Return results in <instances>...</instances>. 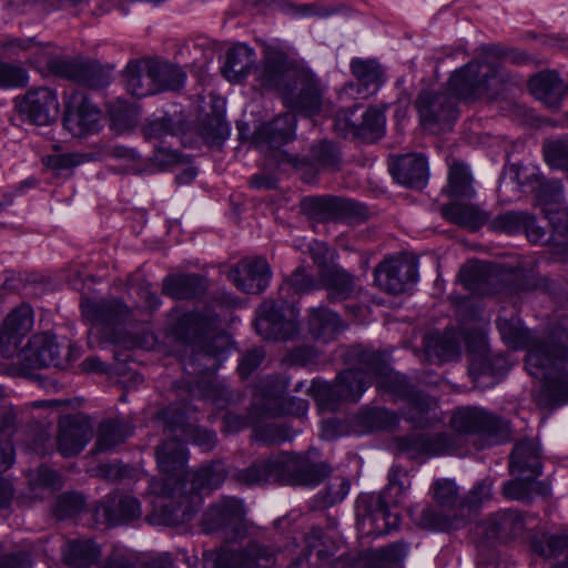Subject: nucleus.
<instances>
[{
  "instance_id": "nucleus-16",
  "label": "nucleus",
  "mask_w": 568,
  "mask_h": 568,
  "mask_svg": "<svg viewBox=\"0 0 568 568\" xmlns=\"http://www.w3.org/2000/svg\"><path fill=\"white\" fill-rule=\"evenodd\" d=\"M296 70L298 67L284 50L275 45H267L263 51L260 64L255 68L254 75L261 89L274 90L282 95Z\"/></svg>"
},
{
  "instance_id": "nucleus-42",
  "label": "nucleus",
  "mask_w": 568,
  "mask_h": 568,
  "mask_svg": "<svg viewBox=\"0 0 568 568\" xmlns=\"http://www.w3.org/2000/svg\"><path fill=\"white\" fill-rule=\"evenodd\" d=\"M204 291V278L197 274L170 275L163 281V293L174 300L195 298Z\"/></svg>"
},
{
  "instance_id": "nucleus-23",
  "label": "nucleus",
  "mask_w": 568,
  "mask_h": 568,
  "mask_svg": "<svg viewBox=\"0 0 568 568\" xmlns=\"http://www.w3.org/2000/svg\"><path fill=\"white\" fill-rule=\"evenodd\" d=\"M229 280L242 292H264L272 277V271L264 257L243 258L229 273Z\"/></svg>"
},
{
  "instance_id": "nucleus-27",
  "label": "nucleus",
  "mask_w": 568,
  "mask_h": 568,
  "mask_svg": "<svg viewBox=\"0 0 568 568\" xmlns=\"http://www.w3.org/2000/svg\"><path fill=\"white\" fill-rule=\"evenodd\" d=\"M388 170L397 183L408 187L422 189L428 180L427 159L422 154L394 156L388 161Z\"/></svg>"
},
{
  "instance_id": "nucleus-41",
  "label": "nucleus",
  "mask_w": 568,
  "mask_h": 568,
  "mask_svg": "<svg viewBox=\"0 0 568 568\" xmlns=\"http://www.w3.org/2000/svg\"><path fill=\"white\" fill-rule=\"evenodd\" d=\"M155 457L162 473L174 475L187 463V450L183 440L172 437L163 440L155 449Z\"/></svg>"
},
{
  "instance_id": "nucleus-60",
  "label": "nucleus",
  "mask_w": 568,
  "mask_h": 568,
  "mask_svg": "<svg viewBox=\"0 0 568 568\" xmlns=\"http://www.w3.org/2000/svg\"><path fill=\"white\" fill-rule=\"evenodd\" d=\"M231 128L221 112L207 114L203 121L201 133L210 144H222L230 135Z\"/></svg>"
},
{
  "instance_id": "nucleus-18",
  "label": "nucleus",
  "mask_w": 568,
  "mask_h": 568,
  "mask_svg": "<svg viewBox=\"0 0 568 568\" xmlns=\"http://www.w3.org/2000/svg\"><path fill=\"white\" fill-rule=\"evenodd\" d=\"M55 75L90 89H103L111 82V73L100 63L83 59L52 58L47 63Z\"/></svg>"
},
{
  "instance_id": "nucleus-51",
  "label": "nucleus",
  "mask_w": 568,
  "mask_h": 568,
  "mask_svg": "<svg viewBox=\"0 0 568 568\" xmlns=\"http://www.w3.org/2000/svg\"><path fill=\"white\" fill-rule=\"evenodd\" d=\"M286 385L275 377H266L260 384L261 392L267 397L281 399L283 409L291 415L303 416L308 409V402L298 397H282Z\"/></svg>"
},
{
  "instance_id": "nucleus-40",
  "label": "nucleus",
  "mask_w": 568,
  "mask_h": 568,
  "mask_svg": "<svg viewBox=\"0 0 568 568\" xmlns=\"http://www.w3.org/2000/svg\"><path fill=\"white\" fill-rule=\"evenodd\" d=\"M428 458L439 456L463 457L469 453L468 439L457 432L427 434Z\"/></svg>"
},
{
  "instance_id": "nucleus-38",
  "label": "nucleus",
  "mask_w": 568,
  "mask_h": 568,
  "mask_svg": "<svg viewBox=\"0 0 568 568\" xmlns=\"http://www.w3.org/2000/svg\"><path fill=\"white\" fill-rule=\"evenodd\" d=\"M307 327L315 339L327 343L342 331V320L337 313L324 305L311 307L307 315Z\"/></svg>"
},
{
  "instance_id": "nucleus-59",
  "label": "nucleus",
  "mask_w": 568,
  "mask_h": 568,
  "mask_svg": "<svg viewBox=\"0 0 568 568\" xmlns=\"http://www.w3.org/2000/svg\"><path fill=\"white\" fill-rule=\"evenodd\" d=\"M351 481L345 477H333L324 489L317 493L315 501L320 508H329L342 503L348 495Z\"/></svg>"
},
{
  "instance_id": "nucleus-24",
  "label": "nucleus",
  "mask_w": 568,
  "mask_h": 568,
  "mask_svg": "<svg viewBox=\"0 0 568 568\" xmlns=\"http://www.w3.org/2000/svg\"><path fill=\"white\" fill-rule=\"evenodd\" d=\"M101 111L82 92H74L65 103L63 126L74 136L98 131Z\"/></svg>"
},
{
  "instance_id": "nucleus-1",
  "label": "nucleus",
  "mask_w": 568,
  "mask_h": 568,
  "mask_svg": "<svg viewBox=\"0 0 568 568\" xmlns=\"http://www.w3.org/2000/svg\"><path fill=\"white\" fill-rule=\"evenodd\" d=\"M496 326L503 341L514 349H526L525 366L529 375L544 381L538 404L556 408L568 403V333L555 328L539 333L513 316L498 317Z\"/></svg>"
},
{
  "instance_id": "nucleus-37",
  "label": "nucleus",
  "mask_w": 568,
  "mask_h": 568,
  "mask_svg": "<svg viewBox=\"0 0 568 568\" xmlns=\"http://www.w3.org/2000/svg\"><path fill=\"white\" fill-rule=\"evenodd\" d=\"M459 277L466 290L478 295L493 294L499 281V275L490 266L479 262L464 265L459 271Z\"/></svg>"
},
{
  "instance_id": "nucleus-44",
  "label": "nucleus",
  "mask_w": 568,
  "mask_h": 568,
  "mask_svg": "<svg viewBox=\"0 0 568 568\" xmlns=\"http://www.w3.org/2000/svg\"><path fill=\"white\" fill-rule=\"evenodd\" d=\"M67 565L75 568H89L99 562L101 548L92 539L77 538L67 542L63 550Z\"/></svg>"
},
{
  "instance_id": "nucleus-7",
  "label": "nucleus",
  "mask_w": 568,
  "mask_h": 568,
  "mask_svg": "<svg viewBox=\"0 0 568 568\" xmlns=\"http://www.w3.org/2000/svg\"><path fill=\"white\" fill-rule=\"evenodd\" d=\"M300 311L293 301L277 294L265 300L255 311L254 326L264 339L290 341L300 332Z\"/></svg>"
},
{
  "instance_id": "nucleus-14",
  "label": "nucleus",
  "mask_w": 568,
  "mask_h": 568,
  "mask_svg": "<svg viewBox=\"0 0 568 568\" xmlns=\"http://www.w3.org/2000/svg\"><path fill=\"white\" fill-rule=\"evenodd\" d=\"M324 88L314 72L298 68L281 95L284 103L304 116H313L321 112Z\"/></svg>"
},
{
  "instance_id": "nucleus-54",
  "label": "nucleus",
  "mask_w": 568,
  "mask_h": 568,
  "mask_svg": "<svg viewBox=\"0 0 568 568\" xmlns=\"http://www.w3.org/2000/svg\"><path fill=\"white\" fill-rule=\"evenodd\" d=\"M311 158L318 169L338 171L342 164V152L337 143L322 140L311 148Z\"/></svg>"
},
{
  "instance_id": "nucleus-13",
  "label": "nucleus",
  "mask_w": 568,
  "mask_h": 568,
  "mask_svg": "<svg viewBox=\"0 0 568 568\" xmlns=\"http://www.w3.org/2000/svg\"><path fill=\"white\" fill-rule=\"evenodd\" d=\"M245 515V506L240 498L222 497L204 511L201 525L206 534L222 532L227 540L235 541L246 534Z\"/></svg>"
},
{
  "instance_id": "nucleus-11",
  "label": "nucleus",
  "mask_w": 568,
  "mask_h": 568,
  "mask_svg": "<svg viewBox=\"0 0 568 568\" xmlns=\"http://www.w3.org/2000/svg\"><path fill=\"white\" fill-rule=\"evenodd\" d=\"M420 125L434 134L452 131L459 116L455 99L445 91L422 90L416 100Z\"/></svg>"
},
{
  "instance_id": "nucleus-8",
  "label": "nucleus",
  "mask_w": 568,
  "mask_h": 568,
  "mask_svg": "<svg viewBox=\"0 0 568 568\" xmlns=\"http://www.w3.org/2000/svg\"><path fill=\"white\" fill-rule=\"evenodd\" d=\"M284 551L256 539L245 546H222L203 554L204 568H268L275 565Z\"/></svg>"
},
{
  "instance_id": "nucleus-21",
  "label": "nucleus",
  "mask_w": 568,
  "mask_h": 568,
  "mask_svg": "<svg viewBox=\"0 0 568 568\" xmlns=\"http://www.w3.org/2000/svg\"><path fill=\"white\" fill-rule=\"evenodd\" d=\"M58 426L57 445L63 457L79 455L93 435L90 418L82 413L61 416Z\"/></svg>"
},
{
  "instance_id": "nucleus-62",
  "label": "nucleus",
  "mask_w": 568,
  "mask_h": 568,
  "mask_svg": "<svg viewBox=\"0 0 568 568\" xmlns=\"http://www.w3.org/2000/svg\"><path fill=\"white\" fill-rule=\"evenodd\" d=\"M253 438L264 446L280 445L293 438L291 429L283 424H264L253 429Z\"/></svg>"
},
{
  "instance_id": "nucleus-56",
  "label": "nucleus",
  "mask_w": 568,
  "mask_h": 568,
  "mask_svg": "<svg viewBox=\"0 0 568 568\" xmlns=\"http://www.w3.org/2000/svg\"><path fill=\"white\" fill-rule=\"evenodd\" d=\"M449 193L454 197L471 199L475 195L473 176L467 165L453 163L448 174Z\"/></svg>"
},
{
  "instance_id": "nucleus-55",
  "label": "nucleus",
  "mask_w": 568,
  "mask_h": 568,
  "mask_svg": "<svg viewBox=\"0 0 568 568\" xmlns=\"http://www.w3.org/2000/svg\"><path fill=\"white\" fill-rule=\"evenodd\" d=\"M551 230V245L561 250L568 246V209L565 206L545 207L542 210Z\"/></svg>"
},
{
  "instance_id": "nucleus-19",
  "label": "nucleus",
  "mask_w": 568,
  "mask_h": 568,
  "mask_svg": "<svg viewBox=\"0 0 568 568\" xmlns=\"http://www.w3.org/2000/svg\"><path fill=\"white\" fill-rule=\"evenodd\" d=\"M17 109L23 121L34 125H49L59 113L57 92L47 87L30 89L17 99Z\"/></svg>"
},
{
  "instance_id": "nucleus-15",
  "label": "nucleus",
  "mask_w": 568,
  "mask_h": 568,
  "mask_svg": "<svg viewBox=\"0 0 568 568\" xmlns=\"http://www.w3.org/2000/svg\"><path fill=\"white\" fill-rule=\"evenodd\" d=\"M286 486L316 487L332 473V466L320 459V450L285 452Z\"/></svg>"
},
{
  "instance_id": "nucleus-46",
  "label": "nucleus",
  "mask_w": 568,
  "mask_h": 568,
  "mask_svg": "<svg viewBox=\"0 0 568 568\" xmlns=\"http://www.w3.org/2000/svg\"><path fill=\"white\" fill-rule=\"evenodd\" d=\"M531 550L545 558L557 557L566 554L561 561L554 568H568V531L561 534H536L530 544Z\"/></svg>"
},
{
  "instance_id": "nucleus-43",
  "label": "nucleus",
  "mask_w": 568,
  "mask_h": 568,
  "mask_svg": "<svg viewBox=\"0 0 568 568\" xmlns=\"http://www.w3.org/2000/svg\"><path fill=\"white\" fill-rule=\"evenodd\" d=\"M254 50L245 44L229 49L222 68L224 77L230 82L240 83L248 75L254 64Z\"/></svg>"
},
{
  "instance_id": "nucleus-9",
  "label": "nucleus",
  "mask_w": 568,
  "mask_h": 568,
  "mask_svg": "<svg viewBox=\"0 0 568 568\" xmlns=\"http://www.w3.org/2000/svg\"><path fill=\"white\" fill-rule=\"evenodd\" d=\"M506 83L508 75L499 64L489 61L473 60L456 70L448 80V89L456 99L475 102L489 90L490 81Z\"/></svg>"
},
{
  "instance_id": "nucleus-34",
  "label": "nucleus",
  "mask_w": 568,
  "mask_h": 568,
  "mask_svg": "<svg viewBox=\"0 0 568 568\" xmlns=\"http://www.w3.org/2000/svg\"><path fill=\"white\" fill-rule=\"evenodd\" d=\"M516 179L523 192L534 193L539 204L546 207L561 206L562 185L558 180H546L535 171L525 175L524 179L520 173H517Z\"/></svg>"
},
{
  "instance_id": "nucleus-20",
  "label": "nucleus",
  "mask_w": 568,
  "mask_h": 568,
  "mask_svg": "<svg viewBox=\"0 0 568 568\" xmlns=\"http://www.w3.org/2000/svg\"><path fill=\"white\" fill-rule=\"evenodd\" d=\"M142 515L138 498L126 494L112 493L95 506L93 517L97 524L116 527L139 519Z\"/></svg>"
},
{
  "instance_id": "nucleus-28",
  "label": "nucleus",
  "mask_w": 568,
  "mask_h": 568,
  "mask_svg": "<svg viewBox=\"0 0 568 568\" xmlns=\"http://www.w3.org/2000/svg\"><path fill=\"white\" fill-rule=\"evenodd\" d=\"M509 474L525 479H537L542 473L539 445L531 438L519 440L513 447L508 463Z\"/></svg>"
},
{
  "instance_id": "nucleus-52",
  "label": "nucleus",
  "mask_w": 568,
  "mask_h": 568,
  "mask_svg": "<svg viewBox=\"0 0 568 568\" xmlns=\"http://www.w3.org/2000/svg\"><path fill=\"white\" fill-rule=\"evenodd\" d=\"M505 281L508 283L509 291L511 293H527L537 290H546L550 283L548 277L538 274L534 267H516L513 272L506 275Z\"/></svg>"
},
{
  "instance_id": "nucleus-49",
  "label": "nucleus",
  "mask_w": 568,
  "mask_h": 568,
  "mask_svg": "<svg viewBox=\"0 0 568 568\" xmlns=\"http://www.w3.org/2000/svg\"><path fill=\"white\" fill-rule=\"evenodd\" d=\"M434 500L438 508L445 511L463 510V523L466 525L469 521L465 499H459L458 487L453 480L439 479L434 484Z\"/></svg>"
},
{
  "instance_id": "nucleus-26",
  "label": "nucleus",
  "mask_w": 568,
  "mask_h": 568,
  "mask_svg": "<svg viewBox=\"0 0 568 568\" xmlns=\"http://www.w3.org/2000/svg\"><path fill=\"white\" fill-rule=\"evenodd\" d=\"M81 311L89 322L104 327L121 325L131 314L120 298H87L81 302Z\"/></svg>"
},
{
  "instance_id": "nucleus-3",
  "label": "nucleus",
  "mask_w": 568,
  "mask_h": 568,
  "mask_svg": "<svg viewBox=\"0 0 568 568\" xmlns=\"http://www.w3.org/2000/svg\"><path fill=\"white\" fill-rule=\"evenodd\" d=\"M226 477V467L220 460L187 473L174 494L154 501L148 521L158 526H178L190 521L203 504V494L221 487Z\"/></svg>"
},
{
  "instance_id": "nucleus-53",
  "label": "nucleus",
  "mask_w": 568,
  "mask_h": 568,
  "mask_svg": "<svg viewBox=\"0 0 568 568\" xmlns=\"http://www.w3.org/2000/svg\"><path fill=\"white\" fill-rule=\"evenodd\" d=\"M355 423L364 433H372L390 430L397 425L398 419L386 408L373 407L361 410L355 417Z\"/></svg>"
},
{
  "instance_id": "nucleus-64",
  "label": "nucleus",
  "mask_w": 568,
  "mask_h": 568,
  "mask_svg": "<svg viewBox=\"0 0 568 568\" xmlns=\"http://www.w3.org/2000/svg\"><path fill=\"white\" fill-rule=\"evenodd\" d=\"M398 452L410 459L428 458L426 433H413L396 438Z\"/></svg>"
},
{
  "instance_id": "nucleus-33",
  "label": "nucleus",
  "mask_w": 568,
  "mask_h": 568,
  "mask_svg": "<svg viewBox=\"0 0 568 568\" xmlns=\"http://www.w3.org/2000/svg\"><path fill=\"white\" fill-rule=\"evenodd\" d=\"M152 59L133 60L123 71L128 92L136 98H145L156 94V84L151 71Z\"/></svg>"
},
{
  "instance_id": "nucleus-63",
  "label": "nucleus",
  "mask_w": 568,
  "mask_h": 568,
  "mask_svg": "<svg viewBox=\"0 0 568 568\" xmlns=\"http://www.w3.org/2000/svg\"><path fill=\"white\" fill-rule=\"evenodd\" d=\"M409 545L405 541H395L374 551V559L381 567H399L408 555Z\"/></svg>"
},
{
  "instance_id": "nucleus-58",
  "label": "nucleus",
  "mask_w": 568,
  "mask_h": 568,
  "mask_svg": "<svg viewBox=\"0 0 568 568\" xmlns=\"http://www.w3.org/2000/svg\"><path fill=\"white\" fill-rule=\"evenodd\" d=\"M532 222V214L526 211H508L489 219V227L509 235L523 232L525 222Z\"/></svg>"
},
{
  "instance_id": "nucleus-5",
  "label": "nucleus",
  "mask_w": 568,
  "mask_h": 568,
  "mask_svg": "<svg viewBox=\"0 0 568 568\" xmlns=\"http://www.w3.org/2000/svg\"><path fill=\"white\" fill-rule=\"evenodd\" d=\"M173 334L190 351L182 361L189 375L213 374L226 358L229 349L221 338L204 339V317L200 313L181 315L173 326Z\"/></svg>"
},
{
  "instance_id": "nucleus-47",
  "label": "nucleus",
  "mask_w": 568,
  "mask_h": 568,
  "mask_svg": "<svg viewBox=\"0 0 568 568\" xmlns=\"http://www.w3.org/2000/svg\"><path fill=\"white\" fill-rule=\"evenodd\" d=\"M318 288L320 282L307 271L306 266L300 265L284 278L277 294L295 303L296 296L310 294Z\"/></svg>"
},
{
  "instance_id": "nucleus-25",
  "label": "nucleus",
  "mask_w": 568,
  "mask_h": 568,
  "mask_svg": "<svg viewBox=\"0 0 568 568\" xmlns=\"http://www.w3.org/2000/svg\"><path fill=\"white\" fill-rule=\"evenodd\" d=\"M33 323V311L27 304L16 307L7 315L0 332V348L4 357L13 355L21 339L31 332Z\"/></svg>"
},
{
  "instance_id": "nucleus-35",
  "label": "nucleus",
  "mask_w": 568,
  "mask_h": 568,
  "mask_svg": "<svg viewBox=\"0 0 568 568\" xmlns=\"http://www.w3.org/2000/svg\"><path fill=\"white\" fill-rule=\"evenodd\" d=\"M412 517L418 527L433 531L456 530L465 526L463 510L448 513L438 508L437 505H427L420 510H413Z\"/></svg>"
},
{
  "instance_id": "nucleus-48",
  "label": "nucleus",
  "mask_w": 568,
  "mask_h": 568,
  "mask_svg": "<svg viewBox=\"0 0 568 568\" xmlns=\"http://www.w3.org/2000/svg\"><path fill=\"white\" fill-rule=\"evenodd\" d=\"M132 432V426L124 419L112 418L101 422L95 450L102 453L114 448L131 436Z\"/></svg>"
},
{
  "instance_id": "nucleus-50",
  "label": "nucleus",
  "mask_w": 568,
  "mask_h": 568,
  "mask_svg": "<svg viewBox=\"0 0 568 568\" xmlns=\"http://www.w3.org/2000/svg\"><path fill=\"white\" fill-rule=\"evenodd\" d=\"M151 71L155 78L156 93L179 91L185 84L186 73L175 64L152 59Z\"/></svg>"
},
{
  "instance_id": "nucleus-31",
  "label": "nucleus",
  "mask_w": 568,
  "mask_h": 568,
  "mask_svg": "<svg viewBox=\"0 0 568 568\" xmlns=\"http://www.w3.org/2000/svg\"><path fill=\"white\" fill-rule=\"evenodd\" d=\"M528 87L531 94L551 111L559 110L568 89L555 70L535 74L530 78Z\"/></svg>"
},
{
  "instance_id": "nucleus-4",
  "label": "nucleus",
  "mask_w": 568,
  "mask_h": 568,
  "mask_svg": "<svg viewBox=\"0 0 568 568\" xmlns=\"http://www.w3.org/2000/svg\"><path fill=\"white\" fill-rule=\"evenodd\" d=\"M410 487L407 471L397 465L388 471V484L379 493L361 495L356 500V515L367 534L383 536L399 526V516L390 511V506L403 501Z\"/></svg>"
},
{
  "instance_id": "nucleus-32",
  "label": "nucleus",
  "mask_w": 568,
  "mask_h": 568,
  "mask_svg": "<svg viewBox=\"0 0 568 568\" xmlns=\"http://www.w3.org/2000/svg\"><path fill=\"white\" fill-rule=\"evenodd\" d=\"M357 105L347 110L344 115L345 125L349 131L365 142L373 143L381 139L385 131V114L375 106L368 108L362 114V121L354 119Z\"/></svg>"
},
{
  "instance_id": "nucleus-22",
  "label": "nucleus",
  "mask_w": 568,
  "mask_h": 568,
  "mask_svg": "<svg viewBox=\"0 0 568 568\" xmlns=\"http://www.w3.org/2000/svg\"><path fill=\"white\" fill-rule=\"evenodd\" d=\"M374 277L382 291L398 295L417 282L418 270L415 263L407 260L389 258L377 265Z\"/></svg>"
},
{
  "instance_id": "nucleus-17",
  "label": "nucleus",
  "mask_w": 568,
  "mask_h": 568,
  "mask_svg": "<svg viewBox=\"0 0 568 568\" xmlns=\"http://www.w3.org/2000/svg\"><path fill=\"white\" fill-rule=\"evenodd\" d=\"M285 452L257 458L247 467L235 469L231 478L243 486L266 487L273 485L286 486Z\"/></svg>"
},
{
  "instance_id": "nucleus-29",
  "label": "nucleus",
  "mask_w": 568,
  "mask_h": 568,
  "mask_svg": "<svg viewBox=\"0 0 568 568\" xmlns=\"http://www.w3.org/2000/svg\"><path fill=\"white\" fill-rule=\"evenodd\" d=\"M296 116L286 112L262 124L254 133L255 144L260 149L277 150L295 136Z\"/></svg>"
},
{
  "instance_id": "nucleus-45",
  "label": "nucleus",
  "mask_w": 568,
  "mask_h": 568,
  "mask_svg": "<svg viewBox=\"0 0 568 568\" xmlns=\"http://www.w3.org/2000/svg\"><path fill=\"white\" fill-rule=\"evenodd\" d=\"M442 214L447 221L473 231L487 224L490 217L487 212L480 210L478 206L462 203L444 205L442 207Z\"/></svg>"
},
{
  "instance_id": "nucleus-2",
  "label": "nucleus",
  "mask_w": 568,
  "mask_h": 568,
  "mask_svg": "<svg viewBox=\"0 0 568 568\" xmlns=\"http://www.w3.org/2000/svg\"><path fill=\"white\" fill-rule=\"evenodd\" d=\"M376 378H382L383 386L408 404L407 420L419 422L430 409V397L412 385L405 375L393 372L376 352H362L358 364L341 372L334 385L314 379L308 392L321 406L334 410L343 400L358 402Z\"/></svg>"
},
{
  "instance_id": "nucleus-36",
  "label": "nucleus",
  "mask_w": 568,
  "mask_h": 568,
  "mask_svg": "<svg viewBox=\"0 0 568 568\" xmlns=\"http://www.w3.org/2000/svg\"><path fill=\"white\" fill-rule=\"evenodd\" d=\"M327 292L331 303L343 302L355 292V276L339 266L320 271V287Z\"/></svg>"
},
{
  "instance_id": "nucleus-12",
  "label": "nucleus",
  "mask_w": 568,
  "mask_h": 568,
  "mask_svg": "<svg viewBox=\"0 0 568 568\" xmlns=\"http://www.w3.org/2000/svg\"><path fill=\"white\" fill-rule=\"evenodd\" d=\"M301 206L310 219L320 223L345 222L357 224L364 222L368 216L365 205L342 196H307L302 201Z\"/></svg>"
},
{
  "instance_id": "nucleus-61",
  "label": "nucleus",
  "mask_w": 568,
  "mask_h": 568,
  "mask_svg": "<svg viewBox=\"0 0 568 568\" xmlns=\"http://www.w3.org/2000/svg\"><path fill=\"white\" fill-rule=\"evenodd\" d=\"M508 369V359L501 354L485 356L470 365V373L476 381L481 376H490L494 378L504 376Z\"/></svg>"
},
{
  "instance_id": "nucleus-57",
  "label": "nucleus",
  "mask_w": 568,
  "mask_h": 568,
  "mask_svg": "<svg viewBox=\"0 0 568 568\" xmlns=\"http://www.w3.org/2000/svg\"><path fill=\"white\" fill-rule=\"evenodd\" d=\"M428 354L435 355L440 362H448L459 356V343L449 332L436 334L425 341Z\"/></svg>"
},
{
  "instance_id": "nucleus-10",
  "label": "nucleus",
  "mask_w": 568,
  "mask_h": 568,
  "mask_svg": "<svg viewBox=\"0 0 568 568\" xmlns=\"http://www.w3.org/2000/svg\"><path fill=\"white\" fill-rule=\"evenodd\" d=\"M453 430L467 435H478L485 444L493 446L509 439L510 428L507 420L485 408L476 406L458 407L450 418Z\"/></svg>"
},
{
  "instance_id": "nucleus-30",
  "label": "nucleus",
  "mask_w": 568,
  "mask_h": 568,
  "mask_svg": "<svg viewBox=\"0 0 568 568\" xmlns=\"http://www.w3.org/2000/svg\"><path fill=\"white\" fill-rule=\"evenodd\" d=\"M20 357L23 365L31 369L58 367L61 364L60 346L49 335H37L30 338Z\"/></svg>"
},
{
  "instance_id": "nucleus-39",
  "label": "nucleus",
  "mask_w": 568,
  "mask_h": 568,
  "mask_svg": "<svg viewBox=\"0 0 568 568\" xmlns=\"http://www.w3.org/2000/svg\"><path fill=\"white\" fill-rule=\"evenodd\" d=\"M349 67L352 74L358 81L357 92L364 98L375 93L384 83L383 68L374 59L354 58Z\"/></svg>"
},
{
  "instance_id": "nucleus-6",
  "label": "nucleus",
  "mask_w": 568,
  "mask_h": 568,
  "mask_svg": "<svg viewBox=\"0 0 568 568\" xmlns=\"http://www.w3.org/2000/svg\"><path fill=\"white\" fill-rule=\"evenodd\" d=\"M526 516L518 509H501L476 526L478 538L477 568H505L497 551L491 548L496 541H508L523 535Z\"/></svg>"
}]
</instances>
